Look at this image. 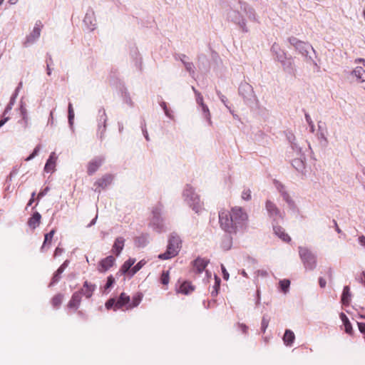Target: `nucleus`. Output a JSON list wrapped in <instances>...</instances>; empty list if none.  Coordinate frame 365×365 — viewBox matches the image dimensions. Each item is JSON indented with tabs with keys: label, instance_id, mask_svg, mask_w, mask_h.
I'll list each match as a JSON object with an SVG mask.
<instances>
[{
	"label": "nucleus",
	"instance_id": "f257e3e1",
	"mask_svg": "<svg viewBox=\"0 0 365 365\" xmlns=\"http://www.w3.org/2000/svg\"><path fill=\"white\" fill-rule=\"evenodd\" d=\"M220 227L229 234L242 232L246 230L248 222V215L241 207L235 206L231 210H221L219 212Z\"/></svg>",
	"mask_w": 365,
	"mask_h": 365
},
{
	"label": "nucleus",
	"instance_id": "f03ea898",
	"mask_svg": "<svg viewBox=\"0 0 365 365\" xmlns=\"http://www.w3.org/2000/svg\"><path fill=\"white\" fill-rule=\"evenodd\" d=\"M245 16L250 21H257L255 10L245 2L238 1L236 4H233L227 13L228 21L238 25L243 32L247 33L249 29L246 25Z\"/></svg>",
	"mask_w": 365,
	"mask_h": 365
},
{
	"label": "nucleus",
	"instance_id": "7ed1b4c3",
	"mask_svg": "<svg viewBox=\"0 0 365 365\" xmlns=\"http://www.w3.org/2000/svg\"><path fill=\"white\" fill-rule=\"evenodd\" d=\"M148 226L158 233L165 232L168 230L163 205L158 204L152 207Z\"/></svg>",
	"mask_w": 365,
	"mask_h": 365
},
{
	"label": "nucleus",
	"instance_id": "20e7f679",
	"mask_svg": "<svg viewBox=\"0 0 365 365\" xmlns=\"http://www.w3.org/2000/svg\"><path fill=\"white\" fill-rule=\"evenodd\" d=\"M184 202L189 206L195 213L200 214L204 210L203 202L195 188L190 185H186L182 192Z\"/></svg>",
	"mask_w": 365,
	"mask_h": 365
},
{
	"label": "nucleus",
	"instance_id": "39448f33",
	"mask_svg": "<svg viewBox=\"0 0 365 365\" xmlns=\"http://www.w3.org/2000/svg\"><path fill=\"white\" fill-rule=\"evenodd\" d=\"M288 41L299 53L306 58L307 62L312 63L314 67L319 68L317 63L314 60L313 57L309 55L310 51H312L313 54L316 56L315 50L309 43L299 41L295 37H290Z\"/></svg>",
	"mask_w": 365,
	"mask_h": 365
},
{
	"label": "nucleus",
	"instance_id": "423d86ee",
	"mask_svg": "<svg viewBox=\"0 0 365 365\" xmlns=\"http://www.w3.org/2000/svg\"><path fill=\"white\" fill-rule=\"evenodd\" d=\"M180 237L176 234H172L168 239L166 251L164 253L160 254L158 258L165 260L175 257L180 252Z\"/></svg>",
	"mask_w": 365,
	"mask_h": 365
},
{
	"label": "nucleus",
	"instance_id": "0eeeda50",
	"mask_svg": "<svg viewBox=\"0 0 365 365\" xmlns=\"http://www.w3.org/2000/svg\"><path fill=\"white\" fill-rule=\"evenodd\" d=\"M299 255L306 270L312 271L317 267V255L308 247H299Z\"/></svg>",
	"mask_w": 365,
	"mask_h": 365
},
{
	"label": "nucleus",
	"instance_id": "6e6552de",
	"mask_svg": "<svg viewBox=\"0 0 365 365\" xmlns=\"http://www.w3.org/2000/svg\"><path fill=\"white\" fill-rule=\"evenodd\" d=\"M43 24L41 21H36L32 31L26 36L23 41V46L25 48L34 45L40 38Z\"/></svg>",
	"mask_w": 365,
	"mask_h": 365
},
{
	"label": "nucleus",
	"instance_id": "1a4fd4ad",
	"mask_svg": "<svg viewBox=\"0 0 365 365\" xmlns=\"http://www.w3.org/2000/svg\"><path fill=\"white\" fill-rule=\"evenodd\" d=\"M274 185L277 190L280 194L283 200L287 204L288 207L291 210H295L297 208L294 200L292 199L290 193L289 192L287 187L283 185L281 182L274 180Z\"/></svg>",
	"mask_w": 365,
	"mask_h": 365
},
{
	"label": "nucleus",
	"instance_id": "9d476101",
	"mask_svg": "<svg viewBox=\"0 0 365 365\" xmlns=\"http://www.w3.org/2000/svg\"><path fill=\"white\" fill-rule=\"evenodd\" d=\"M265 210L272 223H277L279 220L283 218V212L280 211L277 205L270 200L265 202Z\"/></svg>",
	"mask_w": 365,
	"mask_h": 365
},
{
	"label": "nucleus",
	"instance_id": "9b49d317",
	"mask_svg": "<svg viewBox=\"0 0 365 365\" xmlns=\"http://www.w3.org/2000/svg\"><path fill=\"white\" fill-rule=\"evenodd\" d=\"M238 90L239 94L243 98L246 103H253L256 100L253 88L248 83H241Z\"/></svg>",
	"mask_w": 365,
	"mask_h": 365
},
{
	"label": "nucleus",
	"instance_id": "f8f14e48",
	"mask_svg": "<svg viewBox=\"0 0 365 365\" xmlns=\"http://www.w3.org/2000/svg\"><path fill=\"white\" fill-rule=\"evenodd\" d=\"M98 129H97V135L99 136L101 140L105 137V133L106 131V123L108 120L107 115L105 109L102 108L98 110Z\"/></svg>",
	"mask_w": 365,
	"mask_h": 365
},
{
	"label": "nucleus",
	"instance_id": "ddd939ff",
	"mask_svg": "<svg viewBox=\"0 0 365 365\" xmlns=\"http://www.w3.org/2000/svg\"><path fill=\"white\" fill-rule=\"evenodd\" d=\"M292 148L296 152L297 157L292 160L293 167L299 172H302L304 168V156L301 153V148L294 143H292Z\"/></svg>",
	"mask_w": 365,
	"mask_h": 365
},
{
	"label": "nucleus",
	"instance_id": "4468645a",
	"mask_svg": "<svg viewBox=\"0 0 365 365\" xmlns=\"http://www.w3.org/2000/svg\"><path fill=\"white\" fill-rule=\"evenodd\" d=\"M113 180V175L111 174H106L98 178L95 182L93 189L95 192L100 193L102 190L107 188L111 185Z\"/></svg>",
	"mask_w": 365,
	"mask_h": 365
},
{
	"label": "nucleus",
	"instance_id": "2eb2a0df",
	"mask_svg": "<svg viewBox=\"0 0 365 365\" xmlns=\"http://www.w3.org/2000/svg\"><path fill=\"white\" fill-rule=\"evenodd\" d=\"M105 161L103 156H96L93 158L87 165V173L88 175H93Z\"/></svg>",
	"mask_w": 365,
	"mask_h": 365
},
{
	"label": "nucleus",
	"instance_id": "dca6fc26",
	"mask_svg": "<svg viewBox=\"0 0 365 365\" xmlns=\"http://www.w3.org/2000/svg\"><path fill=\"white\" fill-rule=\"evenodd\" d=\"M83 24L86 28L92 31L96 28V19L95 17V13L93 9H89L87 10L85 17L83 19Z\"/></svg>",
	"mask_w": 365,
	"mask_h": 365
},
{
	"label": "nucleus",
	"instance_id": "f3484780",
	"mask_svg": "<svg viewBox=\"0 0 365 365\" xmlns=\"http://www.w3.org/2000/svg\"><path fill=\"white\" fill-rule=\"evenodd\" d=\"M115 262L114 257L112 255L108 256L99 262L97 269L99 272L104 273L113 266Z\"/></svg>",
	"mask_w": 365,
	"mask_h": 365
},
{
	"label": "nucleus",
	"instance_id": "a211bd4d",
	"mask_svg": "<svg viewBox=\"0 0 365 365\" xmlns=\"http://www.w3.org/2000/svg\"><path fill=\"white\" fill-rule=\"evenodd\" d=\"M96 289V285L94 284H91L88 281L84 282L83 287L77 291L78 292H81V295H83L86 298L89 299L93 294Z\"/></svg>",
	"mask_w": 365,
	"mask_h": 365
},
{
	"label": "nucleus",
	"instance_id": "6ab92c4d",
	"mask_svg": "<svg viewBox=\"0 0 365 365\" xmlns=\"http://www.w3.org/2000/svg\"><path fill=\"white\" fill-rule=\"evenodd\" d=\"M209 263V260L205 258L197 257L192 262L193 270L196 273H202Z\"/></svg>",
	"mask_w": 365,
	"mask_h": 365
},
{
	"label": "nucleus",
	"instance_id": "aec40b11",
	"mask_svg": "<svg viewBox=\"0 0 365 365\" xmlns=\"http://www.w3.org/2000/svg\"><path fill=\"white\" fill-rule=\"evenodd\" d=\"M56 160L57 156L54 152H52L45 164L44 171L46 173H53L56 170Z\"/></svg>",
	"mask_w": 365,
	"mask_h": 365
},
{
	"label": "nucleus",
	"instance_id": "412c9836",
	"mask_svg": "<svg viewBox=\"0 0 365 365\" xmlns=\"http://www.w3.org/2000/svg\"><path fill=\"white\" fill-rule=\"evenodd\" d=\"M19 111H20V115L21 116V120L24 123V127L25 128H29V125H30L28 111H27V109L26 107V104L23 101H21V103H20Z\"/></svg>",
	"mask_w": 365,
	"mask_h": 365
},
{
	"label": "nucleus",
	"instance_id": "4be33fe9",
	"mask_svg": "<svg viewBox=\"0 0 365 365\" xmlns=\"http://www.w3.org/2000/svg\"><path fill=\"white\" fill-rule=\"evenodd\" d=\"M81 302V292H76L73 294L71 299L68 304V307L71 309H74L75 310H76L79 307Z\"/></svg>",
	"mask_w": 365,
	"mask_h": 365
},
{
	"label": "nucleus",
	"instance_id": "5701e85b",
	"mask_svg": "<svg viewBox=\"0 0 365 365\" xmlns=\"http://www.w3.org/2000/svg\"><path fill=\"white\" fill-rule=\"evenodd\" d=\"M272 226L274 234L284 242H289L291 240L290 237L285 233L284 230L282 227L275 225V223H272Z\"/></svg>",
	"mask_w": 365,
	"mask_h": 365
},
{
	"label": "nucleus",
	"instance_id": "b1692460",
	"mask_svg": "<svg viewBox=\"0 0 365 365\" xmlns=\"http://www.w3.org/2000/svg\"><path fill=\"white\" fill-rule=\"evenodd\" d=\"M125 239L122 237H118L115 239L113 246V252L117 255L119 256L121 251L124 247Z\"/></svg>",
	"mask_w": 365,
	"mask_h": 365
},
{
	"label": "nucleus",
	"instance_id": "393cba45",
	"mask_svg": "<svg viewBox=\"0 0 365 365\" xmlns=\"http://www.w3.org/2000/svg\"><path fill=\"white\" fill-rule=\"evenodd\" d=\"M271 51L274 53L278 61L286 60V53L280 48L278 44L274 43L271 48Z\"/></svg>",
	"mask_w": 365,
	"mask_h": 365
},
{
	"label": "nucleus",
	"instance_id": "a878e982",
	"mask_svg": "<svg viewBox=\"0 0 365 365\" xmlns=\"http://www.w3.org/2000/svg\"><path fill=\"white\" fill-rule=\"evenodd\" d=\"M41 218V215H40V213L38 212H35L33 214V215L29 219V226L32 229L36 228L40 224Z\"/></svg>",
	"mask_w": 365,
	"mask_h": 365
},
{
	"label": "nucleus",
	"instance_id": "bb28decb",
	"mask_svg": "<svg viewBox=\"0 0 365 365\" xmlns=\"http://www.w3.org/2000/svg\"><path fill=\"white\" fill-rule=\"evenodd\" d=\"M295 339V335L290 329H286L283 336V341L286 346H291Z\"/></svg>",
	"mask_w": 365,
	"mask_h": 365
},
{
	"label": "nucleus",
	"instance_id": "cd10ccee",
	"mask_svg": "<svg viewBox=\"0 0 365 365\" xmlns=\"http://www.w3.org/2000/svg\"><path fill=\"white\" fill-rule=\"evenodd\" d=\"M135 262V259L133 258H130L128 260H126L123 264L122 265L120 268V272L123 274H129L130 276V270L132 269V267L133 266L134 263Z\"/></svg>",
	"mask_w": 365,
	"mask_h": 365
},
{
	"label": "nucleus",
	"instance_id": "c85d7f7f",
	"mask_svg": "<svg viewBox=\"0 0 365 365\" xmlns=\"http://www.w3.org/2000/svg\"><path fill=\"white\" fill-rule=\"evenodd\" d=\"M194 290L193 286L188 282H184L178 288L177 291L179 293L184 294H189Z\"/></svg>",
	"mask_w": 365,
	"mask_h": 365
},
{
	"label": "nucleus",
	"instance_id": "c756f323",
	"mask_svg": "<svg viewBox=\"0 0 365 365\" xmlns=\"http://www.w3.org/2000/svg\"><path fill=\"white\" fill-rule=\"evenodd\" d=\"M352 75L361 82L365 81V70L362 67H356L355 69L352 71Z\"/></svg>",
	"mask_w": 365,
	"mask_h": 365
},
{
	"label": "nucleus",
	"instance_id": "7c9ffc66",
	"mask_svg": "<svg viewBox=\"0 0 365 365\" xmlns=\"http://www.w3.org/2000/svg\"><path fill=\"white\" fill-rule=\"evenodd\" d=\"M339 317H340V319L342 321L343 324L345 327V331L347 334H351L352 333V327H351V324L348 317L343 312L340 313Z\"/></svg>",
	"mask_w": 365,
	"mask_h": 365
},
{
	"label": "nucleus",
	"instance_id": "2f4dec72",
	"mask_svg": "<svg viewBox=\"0 0 365 365\" xmlns=\"http://www.w3.org/2000/svg\"><path fill=\"white\" fill-rule=\"evenodd\" d=\"M130 299L128 295L125 293L123 292L120 294L118 299L116 302V308H121L123 306L128 304L130 302Z\"/></svg>",
	"mask_w": 365,
	"mask_h": 365
},
{
	"label": "nucleus",
	"instance_id": "473e14b6",
	"mask_svg": "<svg viewBox=\"0 0 365 365\" xmlns=\"http://www.w3.org/2000/svg\"><path fill=\"white\" fill-rule=\"evenodd\" d=\"M351 298V293L349 290V287L348 286H345L343 289L342 294H341V302L343 304L346 305L349 304Z\"/></svg>",
	"mask_w": 365,
	"mask_h": 365
},
{
	"label": "nucleus",
	"instance_id": "72a5a7b5",
	"mask_svg": "<svg viewBox=\"0 0 365 365\" xmlns=\"http://www.w3.org/2000/svg\"><path fill=\"white\" fill-rule=\"evenodd\" d=\"M200 108H201V110H202V115H203L204 118L206 120V121L207 122L209 125H212V121L211 120V114H210V110H209L207 106L204 104V105L201 106Z\"/></svg>",
	"mask_w": 365,
	"mask_h": 365
},
{
	"label": "nucleus",
	"instance_id": "f704fd0d",
	"mask_svg": "<svg viewBox=\"0 0 365 365\" xmlns=\"http://www.w3.org/2000/svg\"><path fill=\"white\" fill-rule=\"evenodd\" d=\"M285 71L291 73L293 71V62L291 58H287L283 61H279Z\"/></svg>",
	"mask_w": 365,
	"mask_h": 365
},
{
	"label": "nucleus",
	"instance_id": "c9c22d12",
	"mask_svg": "<svg viewBox=\"0 0 365 365\" xmlns=\"http://www.w3.org/2000/svg\"><path fill=\"white\" fill-rule=\"evenodd\" d=\"M54 234H55V230H52L48 233H46L45 235L43 244L41 247V251H44L46 245L51 244Z\"/></svg>",
	"mask_w": 365,
	"mask_h": 365
},
{
	"label": "nucleus",
	"instance_id": "e433bc0d",
	"mask_svg": "<svg viewBox=\"0 0 365 365\" xmlns=\"http://www.w3.org/2000/svg\"><path fill=\"white\" fill-rule=\"evenodd\" d=\"M143 299V294L141 293L135 294L132 299L131 304H128V308L131 309L139 305Z\"/></svg>",
	"mask_w": 365,
	"mask_h": 365
},
{
	"label": "nucleus",
	"instance_id": "4c0bfd02",
	"mask_svg": "<svg viewBox=\"0 0 365 365\" xmlns=\"http://www.w3.org/2000/svg\"><path fill=\"white\" fill-rule=\"evenodd\" d=\"M115 283V279L112 275H110L107 278V282L106 284L103 286V293H108L109 289L113 287Z\"/></svg>",
	"mask_w": 365,
	"mask_h": 365
},
{
	"label": "nucleus",
	"instance_id": "58836bf2",
	"mask_svg": "<svg viewBox=\"0 0 365 365\" xmlns=\"http://www.w3.org/2000/svg\"><path fill=\"white\" fill-rule=\"evenodd\" d=\"M232 245V238L229 236H225L222 241L221 247L225 250H228L231 248Z\"/></svg>",
	"mask_w": 365,
	"mask_h": 365
},
{
	"label": "nucleus",
	"instance_id": "ea45409f",
	"mask_svg": "<svg viewBox=\"0 0 365 365\" xmlns=\"http://www.w3.org/2000/svg\"><path fill=\"white\" fill-rule=\"evenodd\" d=\"M148 235H143L135 240V243L139 247H145L148 243Z\"/></svg>",
	"mask_w": 365,
	"mask_h": 365
},
{
	"label": "nucleus",
	"instance_id": "a19ab883",
	"mask_svg": "<svg viewBox=\"0 0 365 365\" xmlns=\"http://www.w3.org/2000/svg\"><path fill=\"white\" fill-rule=\"evenodd\" d=\"M63 295L61 294H58L55 295L51 300L53 307L54 308H58L63 301Z\"/></svg>",
	"mask_w": 365,
	"mask_h": 365
},
{
	"label": "nucleus",
	"instance_id": "79ce46f5",
	"mask_svg": "<svg viewBox=\"0 0 365 365\" xmlns=\"http://www.w3.org/2000/svg\"><path fill=\"white\" fill-rule=\"evenodd\" d=\"M146 262L144 259L138 262L135 266H133L130 270V277H133L137 273L145 264Z\"/></svg>",
	"mask_w": 365,
	"mask_h": 365
},
{
	"label": "nucleus",
	"instance_id": "37998d69",
	"mask_svg": "<svg viewBox=\"0 0 365 365\" xmlns=\"http://www.w3.org/2000/svg\"><path fill=\"white\" fill-rule=\"evenodd\" d=\"M192 90L193 91L195 95V100L197 104L200 107L201 106L204 105L203 102V97L202 94L195 89L194 86H192Z\"/></svg>",
	"mask_w": 365,
	"mask_h": 365
},
{
	"label": "nucleus",
	"instance_id": "c03bdc74",
	"mask_svg": "<svg viewBox=\"0 0 365 365\" xmlns=\"http://www.w3.org/2000/svg\"><path fill=\"white\" fill-rule=\"evenodd\" d=\"M290 286V281L289 279H282L279 281V287L284 293H287L289 291Z\"/></svg>",
	"mask_w": 365,
	"mask_h": 365
},
{
	"label": "nucleus",
	"instance_id": "a18cd8bd",
	"mask_svg": "<svg viewBox=\"0 0 365 365\" xmlns=\"http://www.w3.org/2000/svg\"><path fill=\"white\" fill-rule=\"evenodd\" d=\"M215 283L211 292L212 297H215L217 294L220 286V279L216 274H215Z\"/></svg>",
	"mask_w": 365,
	"mask_h": 365
},
{
	"label": "nucleus",
	"instance_id": "49530a36",
	"mask_svg": "<svg viewBox=\"0 0 365 365\" xmlns=\"http://www.w3.org/2000/svg\"><path fill=\"white\" fill-rule=\"evenodd\" d=\"M241 197L245 201L250 200L252 198L251 190L249 188H245L242 192Z\"/></svg>",
	"mask_w": 365,
	"mask_h": 365
},
{
	"label": "nucleus",
	"instance_id": "de8ad7c7",
	"mask_svg": "<svg viewBox=\"0 0 365 365\" xmlns=\"http://www.w3.org/2000/svg\"><path fill=\"white\" fill-rule=\"evenodd\" d=\"M217 95L218 96V97H219V98L220 99V101H222V103L226 106V108L230 110V112L231 113H232V110H231V108H230L227 106V98H226L224 95H222V94L220 93V91H217ZM232 115H233V116H234L235 118V117H237V115H234V114H232Z\"/></svg>",
	"mask_w": 365,
	"mask_h": 365
},
{
	"label": "nucleus",
	"instance_id": "09e8293b",
	"mask_svg": "<svg viewBox=\"0 0 365 365\" xmlns=\"http://www.w3.org/2000/svg\"><path fill=\"white\" fill-rule=\"evenodd\" d=\"M269 319L267 316H263L261 322V330L262 332H265L269 325Z\"/></svg>",
	"mask_w": 365,
	"mask_h": 365
},
{
	"label": "nucleus",
	"instance_id": "8fccbe9b",
	"mask_svg": "<svg viewBox=\"0 0 365 365\" xmlns=\"http://www.w3.org/2000/svg\"><path fill=\"white\" fill-rule=\"evenodd\" d=\"M184 66L185 67V69L190 73V76L193 77L195 74V67L193 63L191 62H184Z\"/></svg>",
	"mask_w": 365,
	"mask_h": 365
},
{
	"label": "nucleus",
	"instance_id": "3c124183",
	"mask_svg": "<svg viewBox=\"0 0 365 365\" xmlns=\"http://www.w3.org/2000/svg\"><path fill=\"white\" fill-rule=\"evenodd\" d=\"M123 101L125 103H126L127 105H128L129 106H133V101H132V99H131V97L129 94V93L128 92H124L123 94Z\"/></svg>",
	"mask_w": 365,
	"mask_h": 365
},
{
	"label": "nucleus",
	"instance_id": "603ef678",
	"mask_svg": "<svg viewBox=\"0 0 365 365\" xmlns=\"http://www.w3.org/2000/svg\"><path fill=\"white\" fill-rule=\"evenodd\" d=\"M40 149H41L40 145H38L37 146H36V148L34 149L32 153L29 157H27L25 160L26 161H29V160L34 159L38 154Z\"/></svg>",
	"mask_w": 365,
	"mask_h": 365
},
{
	"label": "nucleus",
	"instance_id": "864d4df0",
	"mask_svg": "<svg viewBox=\"0 0 365 365\" xmlns=\"http://www.w3.org/2000/svg\"><path fill=\"white\" fill-rule=\"evenodd\" d=\"M116 302H117V301L115 299L111 298L106 302V307L108 309H111L112 307H114V309L116 310L118 309V308H116Z\"/></svg>",
	"mask_w": 365,
	"mask_h": 365
},
{
	"label": "nucleus",
	"instance_id": "5fc2aeb1",
	"mask_svg": "<svg viewBox=\"0 0 365 365\" xmlns=\"http://www.w3.org/2000/svg\"><path fill=\"white\" fill-rule=\"evenodd\" d=\"M61 273H58V271H56L53 277H52V279H51V282H50L49 284V287H52L55 284H56L61 279Z\"/></svg>",
	"mask_w": 365,
	"mask_h": 365
},
{
	"label": "nucleus",
	"instance_id": "6e6d98bb",
	"mask_svg": "<svg viewBox=\"0 0 365 365\" xmlns=\"http://www.w3.org/2000/svg\"><path fill=\"white\" fill-rule=\"evenodd\" d=\"M305 119H306V121L307 122L309 126V128H310V131L312 133H314V124L313 123V121L312 120V118L310 117V115L308 114V113H305Z\"/></svg>",
	"mask_w": 365,
	"mask_h": 365
},
{
	"label": "nucleus",
	"instance_id": "4d7b16f0",
	"mask_svg": "<svg viewBox=\"0 0 365 365\" xmlns=\"http://www.w3.org/2000/svg\"><path fill=\"white\" fill-rule=\"evenodd\" d=\"M161 283L164 285H166L169 282V273L168 272H163L161 275Z\"/></svg>",
	"mask_w": 365,
	"mask_h": 365
},
{
	"label": "nucleus",
	"instance_id": "13d9d810",
	"mask_svg": "<svg viewBox=\"0 0 365 365\" xmlns=\"http://www.w3.org/2000/svg\"><path fill=\"white\" fill-rule=\"evenodd\" d=\"M74 116V111L68 112V124L71 129H73Z\"/></svg>",
	"mask_w": 365,
	"mask_h": 365
},
{
	"label": "nucleus",
	"instance_id": "bf43d9fd",
	"mask_svg": "<svg viewBox=\"0 0 365 365\" xmlns=\"http://www.w3.org/2000/svg\"><path fill=\"white\" fill-rule=\"evenodd\" d=\"M68 264L69 261L66 260L57 269L58 273L62 274L64 272L65 269L68 266Z\"/></svg>",
	"mask_w": 365,
	"mask_h": 365
},
{
	"label": "nucleus",
	"instance_id": "052dcab7",
	"mask_svg": "<svg viewBox=\"0 0 365 365\" xmlns=\"http://www.w3.org/2000/svg\"><path fill=\"white\" fill-rule=\"evenodd\" d=\"M221 269H222V272L223 279L225 280H228L230 275H229V273L227 271L225 267L223 264H221Z\"/></svg>",
	"mask_w": 365,
	"mask_h": 365
},
{
	"label": "nucleus",
	"instance_id": "680f3d73",
	"mask_svg": "<svg viewBox=\"0 0 365 365\" xmlns=\"http://www.w3.org/2000/svg\"><path fill=\"white\" fill-rule=\"evenodd\" d=\"M48 190H49L48 187H46L43 190H41L38 195V198L39 199V198L45 196L47 194V192H48Z\"/></svg>",
	"mask_w": 365,
	"mask_h": 365
},
{
	"label": "nucleus",
	"instance_id": "e2e57ef3",
	"mask_svg": "<svg viewBox=\"0 0 365 365\" xmlns=\"http://www.w3.org/2000/svg\"><path fill=\"white\" fill-rule=\"evenodd\" d=\"M21 86V83H19V86L16 88L14 94L11 96V98L10 99H14V101H16V98L18 96V93H19V89Z\"/></svg>",
	"mask_w": 365,
	"mask_h": 365
},
{
	"label": "nucleus",
	"instance_id": "0e129e2a",
	"mask_svg": "<svg viewBox=\"0 0 365 365\" xmlns=\"http://www.w3.org/2000/svg\"><path fill=\"white\" fill-rule=\"evenodd\" d=\"M63 252V249L60 248V247H56L53 256H54V257H57L61 255Z\"/></svg>",
	"mask_w": 365,
	"mask_h": 365
},
{
	"label": "nucleus",
	"instance_id": "69168bd1",
	"mask_svg": "<svg viewBox=\"0 0 365 365\" xmlns=\"http://www.w3.org/2000/svg\"><path fill=\"white\" fill-rule=\"evenodd\" d=\"M359 329L361 333L365 334V323L359 322L358 323Z\"/></svg>",
	"mask_w": 365,
	"mask_h": 365
},
{
	"label": "nucleus",
	"instance_id": "338daca9",
	"mask_svg": "<svg viewBox=\"0 0 365 365\" xmlns=\"http://www.w3.org/2000/svg\"><path fill=\"white\" fill-rule=\"evenodd\" d=\"M319 286L322 287V288H324L325 287L326 284H327V282L326 280L322 278V277H320L319 279Z\"/></svg>",
	"mask_w": 365,
	"mask_h": 365
},
{
	"label": "nucleus",
	"instance_id": "774afa93",
	"mask_svg": "<svg viewBox=\"0 0 365 365\" xmlns=\"http://www.w3.org/2000/svg\"><path fill=\"white\" fill-rule=\"evenodd\" d=\"M359 242L361 246L365 247V236H360L359 237Z\"/></svg>",
	"mask_w": 365,
	"mask_h": 365
}]
</instances>
